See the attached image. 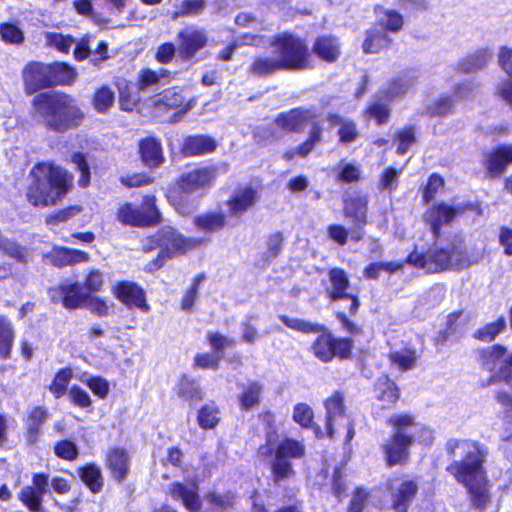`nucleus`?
<instances>
[{"mask_svg":"<svg viewBox=\"0 0 512 512\" xmlns=\"http://www.w3.org/2000/svg\"><path fill=\"white\" fill-rule=\"evenodd\" d=\"M446 449L455 459L447 467V471L465 486L475 506L484 507L488 501V489L483 468L485 455L481 448L469 440L451 439L447 442Z\"/></svg>","mask_w":512,"mask_h":512,"instance_id":"f257e3e1","label":"nucleus"},{"mask_svg":"<svg viewBox=\"0 0 512 512\" xmlns=\"http://www.w3.org/2000/svg\"><path fill=\"white\" fill-rule=\"evenodd\" d=\"M26 196L35 207L55 205L72 187V176L51 163H39L30 172Z\"/></svg>","mask_w":512,"mask_h":512,"instance_id":"f03ea898","label":"nucleus"},{"mask_svg":"<svg viewBox=\"0 0 512 512\" xmlns=\"http://www.w3.org/2000/svg\"><path fill=\"white\" fill-rule=\"evenodd\" d=\"M35 114L42 118L44 125L56 132H65L80 125L84 114L76 100L63 93H41L34 97Z\"/></svg>","mask_w":512,"mask_h":512,"instance_id":"7ed1b4c3","label":"nucleus"},{"mask_svg":"<svg viewBox=\"0 0 512 512\" xmlns=\"http://www.w3.org/2000/svg\"><path fill=\"white\" fill-rule=\"evenodd\" d=\"M387 422L393 429L392 436L383 444L386 464L389 467L405 465L408 462L410 447L419 433L425 442L432 439L431 431L418 424L410 414H395Z\"/></svg>","mask_w":512,"mask_h":512,"instance_id":"20e7f679","label":"nucleus"},{"mask_svg":"<svg viewBox=\"0 0 512 512\" xmlns=\"http://www.w3.org/2000/svg\"><path fill=\"white\" fill-rule=\"evenodd\" d=\"M481 256L469 255L461 240L448 243L444 247L435 246L426 253L411 252L407 257L408 264L429 273H437L447 269H463L480 261Z\"/></svg>","mask_w":512,"mask_h":512,"instance_id":"39448f33","label":"nucleus"},{"mask_svg":"<svg viewBox=\"0 0 512 512\" xmlns=\"http://www.w3.org/2000/svg\"><path fill=\"white\" fill-rule=\"evenodd\" d=\"M217 177L215 166H204L181 175L176 182V189L168 194L170 204L182 215L191 214L195 210V202L191 195L209 189Z\"/></svg>","mask_w":512,"mask_h":512,"instance_id":"423d86ee","label":"nucleus"},{"mask_svg":"<svg viewBox=\"0 0 512 512\" xmlns=\"http://www.w3.org/2000/svg\"><path fill=\"white\" fill-rule=\"evenodd\" d=\"M284 69L304 70L311 67L305 40L289 33L278 35L272 43Z\"/></svg>","mask_w":512,"mask_h":512,"instance_id":"0eeeda50","label":"nucleus"},{"mask_svg":"<svg viewBox=\"0 0 512 512\" xmlns=\"http://www.w3.org/2000/svg\"><path fill=\"white\" fill-rule=\"evenodd\" d=\"M200 244L201 240L184 238L172 227H164L156 235L144 241L143 249L149 251L154 247H161L159 252L160 262L155 264L156 268H159L165 259L183 254Z\"/></svg>","mask_w":512,"mask_h":512,"instance_id":"6e6552de","label":"nucleus"},{"mask_svg":"<svg viewBox=\"0 0 512 512\" xmlns=\"http://www.w3.org/2000/svg\"><path fill=\"white\" fill-rule=\"evenodd\" d=\"M116 219L123 225L142 227L155 225L160 221V212L155 205L154 196H145L140 208L130 203L121 204L116 212Z\"/></svg>","mask_w":512,"mask_h":512,"instance_id":"1a4fd4ad","label":"nucleus"},{"mask_svg":"<svg viewBox=\"0 0 512 512\" xmlns=\"http://www.w3.org/2000/svg\"><path fill=\"white\" fill-rule=\"evenodd\" d=\"M329 286L326 288V293L330 299L336 300H349V312L354 314L359 307L358 297L349 294L347 290L350 286L349 278L346 272L340 268H333L329 271Z\"/></svg>","mask_w":512,"mask_h":512,"instance_id":"9d476101","label":"nucleus"},{"mask_svg":"<svg viewBox=\"0 0 512 512\" xmlns=\"http://www.w3.org/2000/svg\"><path fill=\"white\" fill-rule=\"evenodd\" d=\"M392 509L395 512H407L414 500L418 485L413 480L393 479L388 481Z\"/></svg>","mask_w":512,"mask_h":512,"instance_id":"9b49d317","label":"nucleus"},{"mask_svg":"<svg viewBox=\"0 0 512 512\" xmlns=\"http://www.w3.org/2000/svg\"><path fill=\"white\" fill-rule=\"evenodd\" d=\"M177 39L179 55L184 59L193 58L208 42L205 30L195 26L185 27L178 33Z\"/></svg>","mask_w":512,"mask_h":512,"instance_id":"f8f14e48","label":"nucleus"},{"mask_svg":"<svg viewBox=\"0 0 512 512\" xmlns=\"http://www.w3.org/2000/svg\"><path fill=\"white\" fill-rule=\"evenodd\" d=\"M53 302H61L67 309H78L84 306L88 294L79 283H63L49 290Z\"/></svg>","mask_w":512,"mask_h":512,"instance_id":"ddd939ff","label":"nucleus"},{"mask_svg":"<svg viewBox=\"0 0 512 512\" xmlns=\"http://www.w3.org/2000/svg\"><path fill=\"white\" fill-rule=\"evenodd\" d=\"M482 366L490 372H495L499 377L512 368V353L501 345H494L482 352Z\"/></svg>","mask_w":512,"mask_h":512,"instance_id":"4468645a","label":"nucleus"},{"mask_svg":"<svg viewBox=\"0 0 512 512\" xmlns=\"http://www.w3.org/2000/svg\"><path fill=\"white\" fill-rule=\"evenodd\" d=\"M113 292L119 301L128 308H138L143 312L150 310L144 290L134 282H120L114 287Z\"/></svg>","mask_w":512,"mask_h":512,"instance_id":"2eb2a0df","label":"nucleus"},{"mask_svg":"<svg viewBox=\"0 0 512 512\" xmlns=\"http://www.w3.org/2000/svg\"><path fill=\"white\" fill-rule=\"evenodd\" d=\"M51 69L43 63H30L23 71V79L27 93H34L51 86Z\"/></svg>","mask_w":512,"mask_h":512,"instance_id":"dca6fc26","label":"nucleus"},{"mask_svg":"<svg viewBox=\"0 0 512 512\" xmlns=\"http://www.w3.org/2000/svg\"><path fill=\"white\" fill-rule=\"evenodd\" d=\"M258 200L259 190L249 184L238 187L227 204L232 215L240 216L252 208Z\"/></svg>","mask_w":512,"mask_h":512,"instance_id":"f3484780","label":"nucleus"},{"mask_svg":"<svg viewBox=\"0 0 512 512\" xmlns=\"http://www.w3.org/2000/svg\"><path fill=\"white\" fill-rule=\"evenodd\" d=\"M460 207H452L445 203L431 206L424 214L426 223L430 226L435 237L440 234L441 226L452 222L460 212Z\"/></svg>","mask_w":512,"mask_h":512,"instance_id":"a211bd4d","label":"nucleus"},{"mask_svg":"<svg viewBox=\"0 0 512 512\" xmlns=\"http://www.w3.org/2000/svg\"><path fill=\"white\" fill-rule=\"evenodd\" d=\"M167 494L174 500L181 501L184 507L190 512H197L201 508V500L196 484L174 482L168 487Z\"/></svg>","mask_w":512,"mask_h":512,"instance_id":"6ab92c4d","label":"nucleus"},{"mask_svg":"<svg viewBox=\"0 0 512 512\" xmlns=\"http://www.w3.org/2000/svg\"><path fill=\"white\" fill-rule=\"evenodd\" d=\"M326 409V428L328 436L333 437L335 427L340 426L342 422L349 419L345 415L344 398L339 392H335L325 401Z\"/></svg>","mask_w":512,"mask_h":512,"instance_id":"aec40b11","label":"nucleus"},{"mask_svg":"<svg viewBox=\"0 0 512 512\" xmlns=\"http://www.w3.org/2000/svg\"><path fill=\"white\" fill-rule=\"evenodd\" d=\"M43 257L50 264L56 267L87 262L89 260L88 253L84 251L60 246L53 247V249L50 252L44 254Z\"/></svg>","mask_w":512,"mask_h":512,"instance_id":"412c9836","label":"nucleus"},{"mask_svg":"<svg viewBox=\"0 0 512 512\" xmlns=\"http://www.w3.org/2000/svg\"><path fill=\"white\" fill-rule=\"evenodd\" d=\"M182 90L178 88H171L161 93L155 100L154 105L158 111H162L166 108H180L178 114H185L192 109L196 103L195 99H190L187 103H184V96Z\"/></svg>","mask_w":512,"mask_h":512,"instance_id":"4be33fe9","label":"nucleus"},{"mask_svg":"<svg viewBox=\"0 0 512 512\" xmlns=\"http://www.w3.org/2000/svg\"><path fill=\"white\" fill-rule=\"evenodd\" d=\"M312 51L321 60L333 63L341 54V45L336 37L324 35L315 40Z\"/></svg>","mask_w":512,"mask_h":512,"instance_id":"5701e85b","label":"nucleus"},{"mask_svg":"<svg viewBox=\"0 0 512 512\" xmlns=\"http://www.w3.org/2000/svg\"><path fill=\"white\" fill-rule=\"evenodd\" d=\"M310 117L308 110L292 109L278 115L275 124L286 132H295L302 130Z\"/></svg>","mask_w":512,"mask_h":512,"instance_id":"b1692460","label":"nucleus"},{"mask_svg":"<svg viewBox=\"0 0 512 512\" xmlns=\"http://www.w3.org/2000/svg\"><path fill=\"white\" fill-rule=\"evenodd\" d=\"M139 153L143 163L150 168L158 167L164 161L161 143L152 137L140 141Z\"/></svg>","mask_w":512,"mask_h":512,"instance_id":"393cba45","label":"nucleus"},{"mask_svg":"<svg viewBox=\"0 0 512 512\" xmlns=\"http://www.w3.org/2000/svg\"><path fill=\"white\" fill-rule=\"evenodd\" d=\"M511 163L512 145H503L488 155L485 165L491 176H498L502 174L506 166Z\"/></svg>","mask_w":512,"mask_h":512,"instance_id":"a878e982","label":"nucleus"},{"mask_svg":"<svg viewBox=\"0 0 512 512\" xmlns=\"http://www.w3.org/2000/svg\"><path fill=\"white\" fill-rule=\"evenodd\" d=\"M263 391L264 385L259 381H249L243 385L242 392L238 396L240 408L249 411L258 407L261 403Z\"/></svg>","mask_w":512,"mask_h":512,"instance_id":"bb28decb","label":"nucleus"},{"mask_svg":"<svg viewBox=\"0 0 512 512\" xmlns=\"http://www.w3.org/2000/svg\"><path fill=\"white\" fill-rule=\"evenodd\" d=\"M106 463L115 479L118 481L124 480L129 466V457L124 449L115 448L110 450L107 453Z\"/></svg>","mask_w":512,"mask_h":512,"instance_id":"cd10ccee","label":"nucleus"},{"mask_svg":"<svg viewBox=\"0 0 512 512\" xmlns=\"http://www.w3.org/2000/svg\"><path fill=\"white\" fill-rule=\"evenodd\" d=\"M216 146V141L209 136H190L184 141L183 151L190 156L201 155L214 151Z\"/></svg>","mask_w":512,"mask_h":512,"instance_id":"c85d7f7f","label":"nucleus"},{"mask_svg":"<svg viewBox=\"0 0 512 512\" xmlns=\"http://www.w3.org/2000/svg\"><path fill=\"white\" fill-rule=\"evenodd\" d=\"M368 198L356 195L345 200L344 215L353 218L355 222L364 225L367 221Z\"/></svg>","mask_w":512,"mask_h":512,"instance_id":"c756f323","label":"nucleus"},{"mask_svg":"<svg viewBox=\"0 0 512 512\" xmlns=\"http://www.w3.org/2000/svg\"><path fill=\"white\" fill-rule=\"evenodd\" d=\"M15 332L11 321L3 315H0V358H10Z\"/></svg>","mask_w":512,"mask_h":512,"instance_id":"7c9ffc66","label":"nucleus"},{"mask_svg":"<svg viewBox=\"0 0 512 512\" xmlns=\"http://www.w3.org/2000/svg\"><path fill=\"white\" fill-rule=\"evenodd\" d=\"M328 122L331 126H339L338 135L342 142H353L358 137L356 125L352 120L342 118L335 114H330L327 117Z\"/></svg>","mask_w":512,"mask_h":512,"instance_id":"2f4dec72","label":"nucleus"},{"mask_svg":"<svg viewBox=\"0 0 512 512\" xmlns=\"http://www.w3.org/2000/svg\"><path fill=\"white\" fill-rule=\"evenodd\" d=\"M305 452V445L301 441L285 438L279 443L275 454L289 460L301 459L305 456Z\"/></svg>","mask_w":512,"mask_h":512,"instance_id":"473e14b6","label":"nucleus"},{"mask_svg":"<svg viewBox=\"0 0 512 512\" xmlns=\"http://www.w3.org/2000/svg\"><path fill=\"white\" fill-rule=\"evenodd\" d=\"M377 398L387 405H392L399 398V391L396 384L388 377L382 376L376 383Z\"/></svg>","mask_w":512,"mask_h":512,"instance_id":"72a5a7b5","label":"nucleus"},{"mask_svg":"<svg viewBox=\"0 0 512 512\" xmlns=\"http://www.w3.org/2000/svg\"><path fill=\"white\" fill-rule=\"evenodd\" d=\"M78 471L81 480L93 493H97L102 489L103 477L98 466L95 464H88L82 468H79Z\"/></svg>","mask_w":512,"mask_h":512,"instance_id":"f704fd0d","label":"nucleus"},{"mask_svg":"<svg viewBox=\"0 0 512 512\" xmlns=\"http://www.w3.org/2000/svg\"><path fill=\"white\" fill-rule=\"evenodd\" d=\"M389 359L399 370L406 371L415 367L418 355L414 349L404 348L402 350L391 352L389 354Z\"/></svg>","mask_w":512,"mask_h":512,"instance_id":"c9c22d12","label":"nucleus"},{"mask_svg":"<svg viewBox=\"0 0 512 512\" xmlns=\"http://www.w3.org/2000/svg\"><path fill=\"white\" fill-rule=\"evenodd\" d=\"M51 69V86L55 84L67 85L74 82L76 72L73 68L63 62L49 64Z\"/></svg>","mask_w":512,"mask_h":512,"instance_id":"e433bc0d","label":"nucleus"},{"mask_svg":"<svg viewBox=\"0 0 512 512\" xmlns=\"http://www.w3.org/2000/svg\"><path fill=\"white\" fill-rule=\"evenodd\" d=\"M0 250L7 256L14 258L20 263H27L31 253L29 249L18 242L4 237L0 242Z\"/></svg>","mask_w":512,"mask_h":512,"instance_id":"4c0bfd02","label":"nucleus"},{"mask_svg":"<svg viewBox=\"0 0 512 512\" xmlns=\"http://www.w3.org/2000/svg\"><path fill=\"white\" fill-rule=\"evenodd\" d=\"M492 53L488 49H481L468 55L460 63V69L464 72H473L482 69L491 60Z\"/></svg>","mask_w":512,"mask_h":512,"instance_id":"58836bf2","label":"nucleus"},{"mask_svg":"<svg viewBox=\"0 0 512 512\" xmlns=\"http://www.w3.org/2000/svg\"><path fill=\"white\" fill-rule=\"evenodd\" d=\"M390 43L391 39L384 30H372L363 43V49L366 53H377L387 48Z\"/></svg>","mask_w":512,"mask_h":512,"instance_id":"ea45409f","label":"nucleus"},{"mask_svg":"<svg viewBox=\"0 0 512 512\" xmlns=\"http://www.w3.org/2000/svg\"><path fill=\"white\" fill-rule=\"evenodd\" d=\"M178 2H182V9L168 12L173 20L186 15H198L206 6L205 0H169L171 5H178Z\"/></svg>","mask_w":512,"mask_h":512,"instance_id":"a19ab883","label":"nucleus"},{"mask_svg":"<svg viewBox=\"0 0 512 512\" xmlns=\"http://www.w3.org/2000/svg\"><path fill=\"white\" fill-rule=\"evenodd\" d=\"M314 355L323 362L333 358V337L329 333H322L312 345Z\"/></svg>","mask_w":512,"mask_h":512,"instance_id":"79ce46f5","label":"nucleus"},{"mask_svg":"<svg viewBox=\"0 0 512 512\" xmlns=\"http://www.w3.org/2000/svg\"><path fill=\"white\" fill-rule=\"evenodd\" d=\"M197 421L202 429L215 428L220 421V410L214 403L204 405L198 412Z\"/></svg>","mask_w":512,"mask_h":512,"instance_id":"37998d69","label":"nucleus"},{"mask_svg":"<svg viewBox=\"0 0 512 512\" xmlns=\"http://www.w3.org/2000/svg\"><path fill=\"white\" fill-rule=\"evenodd\" d=\"M453 99L450 96L441 95L438 98L427 100L425 112L430 116H444L451 112Z\"/></svg>","mask_w":512,"mask_h":512,"instance_id":"c03bdc74","label":"nucleus"},{"mask_svg":"<svg viewBox=\"0 0 512 512\" xmlns=\"http://www.w3.org/2000/svg\"><path fill=\"white\" fill-rule=\"evenodd\" d=\"M114 92L108 86H102L93 95L92 104L99 113H106L114 104Z\"/></svg>","mask_w":512,"mask_h":512,"instance_id":"a18cd8bd","label":"nucleus"},{"mask_svg":"<svg viewBox=\"0 0 512 512\" xmlns=\"http://www.w3.org/2000/svg\"><path fill=\"white\" fill-rule=\"evenodd\" d=\"M277 70H284V67L279 61L278 57L258 58L251 65V72L259 76H264Z\"/></svg>","mask_w":512,"mask_h":512,"instance_id":"49530a36","label":"nucleus"},{"mask_svg":"<svg viewBox=\"0 0 512 512\" xmlns=\"http://www.w3.org/2000/svg\"><path fill=\"white\" fill-rule=\"evenodd\" d=\"M280 320L286 325L288 328L303 332V333H318L321 332L324 327L317 323H312L300 318L288 317L286 315H281Z\"/></svg>","mask_w":512,"mask_h":512,"instance_id":"de8ad7c7","label":"nucleus"},{"mask_svg":"<svg viewBox=\"0 0 512 512\" xmlns=\"http://www.w3.org/2000/svg\"><path fill=\"white\" fill-rule=\"evenodd\" d=\"M337 180L340 182H356L361 178V166L357 163L341 161L337 167Z\"/></svg>","mask_w":512,"mask_h":512,"instance_id":"09e8293b","label":"nucleus"},{"mask_svg":"<svg viewBox=\"0 0 512 512\" xmlns=\"http://www.w3.org/2000/svg\"><path fill=\"white\" fill-rule=\"evenodd\" d=\"M44 38L47 46L53 47L62 53H68L75 44V40L71 36L57 32H46Z\"/></svg>","mask_w":512,"mask_h":512,"instance_id":"8fccbe9b","label":"nucleus"},{"mask_svg":"<svg viewBox=\"0 0 512 512\" xmlns=\"http://www.w3.org/2000/svg\"><path fill=\"white\" fill-rule=\"evenodd\" d=\"M195 225L204 230L215 231L222 228L225 224V216L222 213L212 212L196 217Z\"/></svg>","mask_w":512,"mask_h":512,"instance_id":"3c124183","label":"nucleus"},{"mask_svg":"<svg viewBox=\"0 0 512 512\" xmlns=\"http://www.w3.org/2000/svg\"><path fill=\"white\" fill-rule=\"evenodd\" d=\"M506 327V321L504 317L498 318L496 321L484 325L478 329L475 333V338L490 342L496 338V336L503 331Z\"/></svg>","mask_w":512,"mask_h":512,"instance_id":"603ef678","label":"nucleus"},{"mask_svg":"<svg viewBox=\"0 0 512 512\" xmlns=\"http://www.w3.org/2000/svg\"><path fill=\"white\" fill-rule=\"evenodd\" d=\"M43 494L39 493L37 490L32 489L31 486L24 487L20 494V501L28 507L30 511L38 512L41 508Z\"/></svg>","mask_w":512,"mask_h":512,"instance_id":"864d4df0","label":"nucleus"},{"mask_svg":"<svg viewBox=\"0 0 512 512\" xmlns=\"http://www.w3.org/2000/svg\"><path fill=\"white\" fill-rule=\"evenodd\" d=\"M71 377L72 373L69 369H63L55 375L49 390L56 398H60L65 394Z\"/></svg>","mask_w":512,"mask_h":512,"instance_id":"5fc2aeb1","label":"nucleus"},{"mask_svg":"<svg viewBox=\"0 0 512 512\" xmlns=\"http://www.w3.org/2000/svg\"><path fill=\"white\" fill-rule=\"evenodd\" d=\"M272 471L275 481H283L294 475L292 464L288 459L282 458L276 454L272 463Z\"/></svg>","mask_w":512,"mask_h":512,"instance_id":"6e6d98bb","label":"nucleus"},{"mask_svg":"<svg viewBox=\"0 0 512 512\" xmlns=\"http://www.w3.org/2000/svg\"><path fill=\"white\" fill-rule=\"evenodd\" d=\"M414 84L412 76H404L392 80L387 88V95L390 98L399 97L405 94Z\"/></svg>","mask_w":512,"mask_h":512,"instance_id":"4d7b16f0","label":"nucleus"},{"mask_svg":"<svg viewBox=\"0 0 512 512\" xmlns=\"http://www.w3.org/2000/svg\"><path fill=\"white\" fill-rule=\"evenodd\" d=\"M365 115L368 119H375L377 124H384L389 119L390 109L387 103L374 102L367 108Z\"/></svg>","mask_w":512,"mask_h":512,"instance_id":"13d9d810","label":"nucleus"},{"mask_svg":"<svg viewBox=\"0 0 512 512\" xmlns=\"http://www.w3.org/2000/svg\"><path fill=\"white\" fill-rule=\"evenodd\" d=\"M1 39L7 44H21L24 34L16 25L5 23L0 26Z\"/></svg>","mask_w":512,"mask_h":512,"instance_id":"bf43d9fd","label":"nucleus"},{"mask_svg":"<svg viewBox=\"0 0 512 512\" xmlns=\"http://www.w3.org/2000/svg\"><path fill=\"white\" fill-rule=\"evenodd\" d=\"M314 413L306 403H298L293 410V420L303 428H308L312 423Z\"/></svg>","mask_w":512,"mask_h":512,"instance_id":"052dcab7","label":"nucleus"},{"mask_svg":"<svg viewBox=\"0 0 512 512\" xmlns=\"http://www.w3.org/2000/svg\"><path fill=\"white\" fill-rule=\"evenodd\" d=\"M205 279V276L202 274L197 275L192 282L190 289L184 295L181 308L183 310L189 311L192 309L197 297H198V289L201 282Z\"/></svg>","mask_w":512,"mask_h":512,"instance_id":"680f3d73","label":"nucleus"},{"mask_svg":"<svg viewBox=\"0 0 512 512\" xmlns=\"http://www.w3.org/2000/svg\"><path fill=\"white\" fill-rule=\"evenodd\" d=\"M55 454L64 460L73 461L78 456V449L76 445L69 440H62L54 446Z\"/></svg>","mask_w":512,"mask_h":512,"instance_id":"e2e57ef3","label":"nucleus"},{"mask_svg":"<svg viewBox=\"0 0 512 512\" xmlns=\"http://www.w3.org/2000/svg\"><path fill=\"white\" fill-rule=\"evenodd\" d=\"M178 393L189 400H201L203 398V393L199 385L188 379H183L180 382Z\"/></svg>","mask_w":512,"mask_h":512,"instance_id":"0e129e2a","label":"nucleus"},{"mask_svg":"<svg viewBox=\"0 0 512 512\" xmlns=\"http://www.w3.org/2000/svg\"><path fill=\"white\" fill-rule=\"evenodd\" d=\"M207 339L215 352H222L224 349L233 347L236 344L235 339L226 337L219 332L209 333Z\"/></svg>","mask_w":512,"mask_h":512,"instance_id":"69168bd1","label":"nucleus"},{"mask_svg":"<svg viewBox=\"0 0 512 512\" xmlns=\"http://www.w3.org/2000/svg\"><path fill=\"white\" fill-rule=\"evenodd\" d=\"M68 397L74 405L80 408L84 409L91 406V399L89 394L78 386H72L69 389Z\"/></svg>","mask_w":512,"mask_h":512,"instance_id":"338daca9","label":"nucleus"},{"mask_svg":"<svg viewBox=\"0 0 512 512\" xmlns=\"http://www.w3.org/2000/svg\"><path fill=\"white\" fill-rule=\"evenodd\" d=\"M397 141H398V147H397V153L398 154H405L409 147L415 143V135L413 128L408 127L400 130L397 133Z\"/></svg>","mask_w":512,"mask_h":512,"instance_id":"774afa93","label":"nucleus"}]
</instances>
